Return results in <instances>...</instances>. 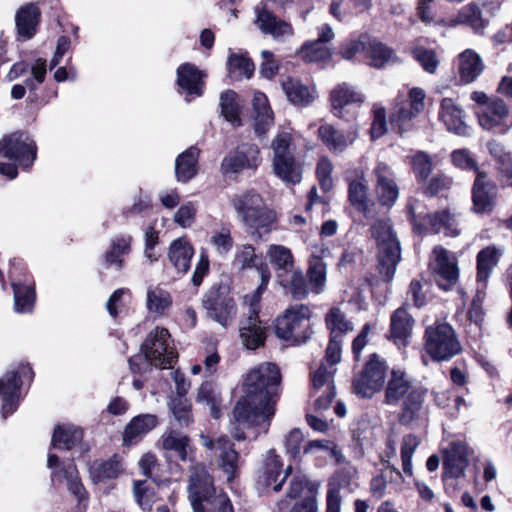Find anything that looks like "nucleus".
<instances>
[{
	"label": "nucleus",
	"instance_id": "4c0bfd02",
	"mask_svg": "<svg viewBox=\"0 0 512 512\" xmlns=\"http://www.w3.org/2000/svg\"><path fill=\"white\" fill-rule=\"evenodd\" d=\"M451 25H467L475 33L482 34L487 26V21L483 18L480 7L476 3H469L451 19Z\"/></svg>",
	"mask_w": 512,
	"mask_h": 512
},
{
	"label": "nucleus",
	"instance_id": "052dcab7",
	"mask_svg": "<svg viewBox=\"0 0 512 512\" xmlns=\"http://www.w3.org/2000/svg\"><path fill=\"white\" fill-rule=\"evenodd\" d=\"M271 278V273L268 266H260V284L254 293L249 297V305L247 316L259 317L260 300L263 292L267 289L268 283ZM248 296L245 297V300Z\"/></svg>",
	"mask_w": 512,
	"mask_h": 512
},
{
	"label": "nucleus",
	"instance_id": "72a5a7b5",
	"mask_svg": "<svg viewBox=\"0 0 512 512\" xmlns=\"http://www.w3.org/2000/svg\"><path fill=\"white\" fill-rule=\"evenodd\" d=\"M281 86L287 99L294 105L305 107L316 98L315 90L304 85L299 79L287 77L282 81Z\"/></svg>",
	"mask_w": 512,
	"mask_h": 512
},
{
	"label": "nucleus",
	"instance_id": "39448f33",
	"mask_svg": "<svg viewBox=\"0 0 512 512\" xmlns=\"http://www.w3.org/2000/svg\"><path fill=\"white\" fill-rule=\"evenodd\" d=\"M310 309L303 304L285 310L275 321V334L292 345L305 343L311 336Z\"/></svg>",
	"mask_w": 512,
	"mask_h": 512
},
{
	"label": "nucleus",
	"instance_id": "dca6fc26",
	"mask_svg": "<svg viewBox=\"0 0 512 512\" xmlns=\"http://www.w3.org/2000/svg\"><path fill=\"white\" fill-rule=\"evenodd\" d=\"M255 14L257 28L273 40L285 42L293 36L294 30L290 22L279 18L266 7H256Z\"/></svg>",
	"mask_w": 512,
	"mask_h": 512
},
{
	"label": "nucleus",
	"instance_id": "f8f14e48",
	"mask_svg": "<svg viewBox=\"0 0 512 512\" xmlns=\"http://www.w3.org/2000/svg\"><path fill=\"white\" fill-rule=\"evenodd\" d=\"M431 269L436 283L445 291L451 290L458 282V261L453 253L442 246L433 249Z\"/></svg>",
	"mask_w": 512,
	"mask_h": 512
},
{
	"label": "nucleus",
	"instance_id": "c85d7f7f",
	"mask_svg": "<svg viewBox=\"0 0 512 512\" xmlns=\"http://www.w3.org/2000/svg\"><path fill=\"white\" fill-rule=\"evenodd\" d=\"M318 136L332 153H342L353 144L357 138V132L356 130L344 132L330 124H324L319 127Z\"/></svg>",
	"mask_w": 512,
	"mask_h": 512
},
{
	"label": "nucleus",
	"instance_id": "e2e57ef3",
	"mask_svg": "<svg viewBox=\"0 0 512 512\" xmlns=\"http://www.w3.org/2000/svg\"><path fill=\"white\" fill-rule=\"evenodd\" d=\"M301 55L307 62H318L328 59L331 52L324 43L315 40L302 46Z\"/></svg>",
	"mask_w": 512,
	"mask_h": 512
},
{
	"label": "nucleus",
	"instance_id": "79ce46f5",
	"mask_svg": "<svg viewBox=\"0 0 512 512\" xmlns=\"http://www.w3.org/2000/svg\"><path fill=\"white\" fill-rule=\"evenodd\" d=\"M481 58L472 50H465L459 55V74L464 83L473 82L483 71Z\"/></svg>",
	"mask_w": 512,
	"mask_h": 512
},
{
	"label": "nucleus",
	"instance_id": "58836bf2",
	"mask_svg": "<svg viewBox=\"0 0 512 512\" xmlns=\"http://www.w3.org/2000/svg\"><path fill=\"white\" fill-rule=\"evenodd\" d=\"M164 450L173 451L183 462L192 460L190 439L175 430L165 432L160 439Z\"/></svg>",
	"mask_w": 512,
	"mask_h": 512
},
{
	"label": "nucleus",
	"instance_id": "a878e982",
	"mask_svg": "<svg viewBox=\"0 0 512 512\" xmlns=\"http://www.w3.org/2000/svg\"><path fill=\"white\" fill-rule=\"evenodd\" d=\"M22 380L18 372L12 371L0 379V395L2 397L1 413L3 418L13 414L19 403V391Z\"/></svg>",
	"mask_w": 512,
	"mask_h": 512
},
{
	"label": "nucleus",
	"instance_id": "3c124183",
	"mask_svg": "<svg viewBox=\"0 0 512 512\" xmlns=\"http://www.w3.org/2000/svg\"><path fill=\"white\" fill-rule=\"evenodd\" d=\"M174 420L180 427H188L193 423L192 405L185 397H173L169 403Z\"/></svg>",
	"mask_w": 512,
	"mask_h": 512
},
{
	"label": "nucleus",
	"instance_id": "cd10ccee",
	"mask_svg": "<svg viewBox=\"0 0 512 512\" xmlns=\"http://www.w3.org/2000/svg\"><path fill=\"white\" fill-rule=\"evenodd\" d=\"M239 336L243 346L255 350L264 345L267 337V327L255 316H247L241 321Z\"/></svg>",
	"mask_w": 512,
	"mask_h": 512
},
{
	"label": "nucleus",
	"instance_id": "f257e3e1",
	"mask_svg": "<svg viewBox=\"0 0 512 512\" xmlns=\"http://www.w3.org/2000/svg\"><path fill=\"white\" fill-rule=\"evenodd\" d=\"M280 381V371L273 363L253 368L244 382L245 395L234 407V420L243 427H260L266 433L275 414Z\"/></svg>",
	"mask_w": 512,
	"mask_h": 512
},
{
	"label": "nucleus",
	"instance_id": "603ef678",
	"mask_svg": "<svg viewBox=\"0 0 512 512\" xmlns=\"http://www.w3.org/2000/svg\"><path fill=\"white\" fill-rule=\"evenodd\" d=\"M171 303V296L166 290L159 287L147 290L146 306L150 313L161 315L170 307Z\"/></svg>",
	"mask_w": 512,
	"mask_h": 512
},
{
	"label": "nucleus",
	"instance_id": "a19ab883",
	"mask_svg": "<svg viewBox=\"0 0 512 512\" xmlns=\"http://www.w3.org/2000/svg\"><path fill=\"white\" fill-rule=\"evenodd\" d=\"M198 155L199 150L190 147L176 158L175 174L178 181L187 182L196 175Z\"/></svg>",
	"mask_w": 512,
	"mask_h": 512
},
{
	"label": "nucleus",
	"instance_id": "bb28decb",
	"mask_svg": "<svg viewBox=\"0 0 512 512\" xmlns=\"http://www.w3.org/2000/svg\"><path fill=\"white\" fill-rule=\"evenodd\" d=\"M159 424L155 414H139L133 417L125 426L123 431V444L131 446L138 443L145 435L152 431Z\"/></svg>",
	"mask_w": 512,
	"mask_h": 512
},
{
	"label": "nucleus",
	"instance_id": "a211bd4d",
	"mask_svg": "<svg viewBox=\"0 0 512 512\" xmlns=\"http://www.w3.org/2000/svg\"><path fill=\"white\" fill-rule=\"evenodd\" d=\"M478 119L484 129L495 130L500 134L507 133L512 126V122L509 121V109L500 98L487 103L484 110L478 114Z\"/></svg>",
	"mask_w": 512,
	"mask_h": 512
},
{
	"label": "nucleus",
	"instance_id": "13d9d810",
	"mask_svg": "<svg viewBox=\"0 0 512 512\" xmlns=\"http://www.w3.org/2000/svg\"><path fill=\"white\" fill-rule=\"evenodd\" d=\"M370 65L374 68H383L390 62H395L396 57L392 49L378 41H371L368 48Z\"/></svg>",
	"mask_w": 512,
	"mask_h": 512
},
{
	"label": "nucleus",
	"instance_id": "2eb2a0df",
	"mask_svg": "<svg viewBox=\"0 0 512 512\" xmlns=\"http://www.w3.org/2000/svg\"><path fill=\"white\" fill-rule=\"evenodd\" d=\"M427 390L412 391L401 403L398 421L407 427H417L427 420L429 408L426 404Z\"/></svg>",
	"mask_w": 512,
	"mask_h": 512
},
{
	"label": "nucleus",
	"instance_id": "7c9ffc66",
	"mask_svg": "<svg viewBox=\"0 0 512 512\" xmlns=\"http://www.w3.org/2000/svg\"><path fill=\"white\" fill-rule=\"evenodd\" d=\"M439 119L449 131L460 136L469 135V127L463 121V110L453 99H442L440 103Z\"/></svg>",
	"mask_w": 512,
	"mask_h": 512
},
{
	"label": "nucleus",
	"instance_id": "c756f323",
	"mask_svg": "<svg viewBox=\"0 0 512 512\" xmlns=\"http://www.w3.org/2000/svg\"><path fill=\"white\" fill-rule=\"evenodd\" d=\"M349 183L348 193L350 203L363 213L368 212L367 191L368 185L365 172L360 168H355L347 172Z\"/></svg>",
	"mask_w": 512,
	"mask_h": 512
},
{
	"label": "nucleus",
	"instance_id": "4468645a",
	"mask_svg": "<svg viewBox=\"0 0 512 512\" xmlns=\"http://www.w3.org/2000/svg\"><path fill=\"white\" fill-rule=\"evenodd\" d=\"M201 442L204 447L215 450L217 464L227 476V481L231 482L238 469L239 454L233 448V443L227 436H221L212 440L205 435H201Z\"/></svg>",
	"mask_w": 512,
	"mask_h": 512
},
{
	"label": "nucleus",
	"instance_id": "6e6d98bb",
	"mask_svg": "<svg viewBox=\"0 0 512 512\" xmlns=\"http://www.w3.org/2000/svg\"><path fill=\"white\" fill-rule=\"evenodd\" d=\"M14 292V310L17 313L30 312L34 305L35 291L32 287L12 283Z\"/></svg>",
	"mask_w": 512,
	"mask_h": 512
},
{
	"label": "nucleus",
	"instance_id": "412c9836",
	"mask_svg": "<svg viewBox=\"0 0 512 512\" xmlns=\"http://www.w3.org/2000/svg\"><path fill=\"white\" fill-rule=\"evenodd\" d=\"M202 304L207 311V315L224 327L228 325L235 314L234 300L221 295L215 289H211L205 294Z\"/></svg>",
	"mask_w": 512,
	"mask_h": 512
},
{
	"label": "nucleus",
	"instance_id": "de8ad7c7",
	"mask_svg": "<svg viewBox=\"0 0 512 512\" xmlns=\"http://www.w3.org/2000/svg\"><path fill=\"white\" fill-rule=\"evenodd\" d=\"M83 431L80 428L63 425L57 426L52 437V446L55 448L71 449L82 441Z\"/></svg>",
	"mask_w": 512,
	"mask_h": 512
},
{
	"label": "nucleus",
	"instance_id": "9b49d317",
	"mask_svg": "<svg viewBox=\"0 0 512 512\" xmlns=\"http://www.w3.org/2000/svg\"><path fill=\"white\" fill-rule=\"evenodd\" d=\"M407 209L410 220L414 225L421 226L420 222L428 219L430 230L435 234L443 233L445 236L450 237H455L459 234L457 219L448 210L435 212L433 215L426 214L418 202H410Z\"/></svg>",
	"mask_w": 512,
	"mask_h": 512
},
{
	"label": "nucleus",
	"instance_id": "9d476101",
	"mask_svg": "<svg viewBox=\"0 0 512 512\" xmlns=\"http://www.w3.org/2000/svg\"><path fill=\"white\" fill-rule=\"evenodd\" d=\"M36 153L35 142L24 132H14L0 141V154L17 161L23 168H29L33 164Z\"/></svg>",
	"mask_w": 512,
	"mask_h": 512
},
{
	"label": "nucleus",
	"instance_id": "680f3d73",
	"mask_svg": "<svg viewBox=\"0 0 512 512\" xmlns=\"http://www.w3.org/2000/svg\"><path fill=\"white\" fill-rule=\"evenodd\" d=\"M420 442V438L414 434H407L402 438L401 460L403 471L408 476L413 474L412 457Z\"/></svg>",
	"mask_w": 512,
	"mask_h": 512
},
{
	"label": "nucleus",
	"instance_id": "69168bd1",
	"mask_svg": "<svg viewBox=\"0 0 512 512\" xmlns=\"http://www.w3.org/2000/svg\"><path fill=\"white\" fill-rule=\"evenodd\" d=\"M332 172V162L327 157H322L317 163L316 175L319 185L324 192H328L333 188Z\"/></svg>",
	"mask_w": 512,
	"mask_h": 512
},
{
	"label": "nucleus",
	"instance_id": "0eeeda50",
	"mask_svg": "<svg viewBox=\"0 0 512 512\" xmlns=\"http://www.w3.org/2000/svg\"><path fill=\"white\" fill-rule=\"evenodd\" d=\"M425 350L435 361H447L462 351L455 330L448 323H437L425 331Z\"/></svg>",
	"mask_w": 512,
	"mask_h": 512
},
{
	"label": "nucleus",
	"instance_id": "ddd939ff",
	"mask_svg": "<svg viewBox=\"0 0 512 512\" xmlns=\"http://www.w3.org/2000/svg\"><path fill=\"white\" fill-rule=\"evenodd\" d=\"M261 161L259 147L255 144H244L223 158L220 169L224 175H233L244 169L256 170Z\"/></svg>",
	"mask_w": 512,
	"mask_h": 512
},
{
	"label": "nucleus",
	"instance_id": "e433bc0d",
	"mask_svg": "<svg viewBox=\"0 0 512 512\" xmlns=\"http://www.w3.org/2000/svg\"><path fill=\"white\" fill-rule=\"evenodd\" d=\"M40 11L34 4L21 7L15 17L18 34L24 39H31L36 34Z\"/></svg>",
	"mask_w": 512,
	"mask_h": 512
},
{
	"label": "nucleus",
	"instance_id": "a18cd8bd",
	"mask_svg": "<svg viewBox=\"0 0 512 512\" xmlns=\"http://www.w3.org/2000/svg\"><path fill=\"white\" fill-rule=\"evenodd\" d=\"M196 401L209 407L213 418L218 419L221 415V396L217 386L209 381H205L198 389Z\"/></svg>",
	"mask_w": 512,
	"mask_h": 512
},
{
	"label": "nucleus",
	"instance_id": "4be33fe9",
	"mask_svg": "<svg viewBox=\"0 0 512 512\" xmlns=\"http://www.w3.org/2000/svg\"><path fill=\"white\" fill-rule=\"evenodd\" d=\"M291 471V466H287L285 470L282 469L280 457L274 449H271L267 452L258 482L265 487H272L275 492H278Z\"/></svg>",
	"mask_w": 512,
	"mask_h": 512
},
{
	"label": "nucleus",
	"instance_id": "c9c22d12",
	"mask_svg": "<svg viewBox=\"0 0 512 512\" xmlns=\"http://www.w3.org/2000/svg\"><path fill=\"white\" fill-rule=\"evenodd\" d=\"M202 72L190 63H184L177 69V84L189 95H202Z\"/></svg>",
	"mask_w": 512,
	"mask_h": 512
},
{
	"label": "nucleus",
	"instance_id": "20e7f679",
	"mask_svg": "<svg viewBox=\"0 0 512 512\" xmlns=\"http://www.w3.org/2000/svg\"><path fill=\"white\" fill-rule=\"evenodd\" d=\"M274 174L286 185L299 184L303 178V166L295 156L296 146L290 132L279 131L271 141Z\"/></svg>",
	"mask_w": 512,
	"mask_h": 512
},
{
	"label": "nucleus",
	"instance_id": "5fc2aeb1",
	"mask_svg": "<svg viewBox=\"0 0 512 512\" xmlns=\"http://www.w3.org/2000/svg\"><path fill=\"white\" fill-rule=\"evenodd\" d=\"M307 274L312 291L320 294L324 290L326 283V264L320 258L313 257L309 262Z\"/></svg>",
	"mask_w": 512,
	"mask_h": 512
},
{
	"label": "nucleus",
	"instance_id": "4d7b16f0",
	"mask_svg": "<svg viewBox=\"0 0 512 512\" xmlns=\"http://www.w3.org/2000/svg\"><path fill=\"white\" fill-rule=\"evenodd\" d=\"M53 475L59 480H66L69 491L75 495L79 501L83 500L85 490L78 478V471L73 463L67 464L60 471H55Z\"/></svg>",
	"mask_w": 512,
	"mask_h": 512
},
{
	"label": "nucleus",
	"instance_id": "ea45409f",
	"mask_svg": "<svg viewBox=\"0 0 512 512\" xmlns=\"http://www.w3.org/2000/svg\"><path fill=\"white\" fill-rule=\"evenodd\" d=\"M132 237L121 235L111 241L110 248L105 253V265L107 268L114 267L121 270L124 264V257L130 253Z\"/></svg>",
	"mask_w": 512,
	"mask_h": 512
},
{
	"label": "nucleus",
	"instance_id": "7ed1b4c3",
	"mask_svg": "<svg viewBox=\"0 0 512 512\" xmlns=\"http://www.w3.org/2000/svg\"><path fill=\"white\" fill-rule=\"evenodd\" d=\"M232 204L244 225L251 229V235L256 240H266L265 237L273 229L276 215L267 208L261 195L254 190H248L235 195Z\"/></svg>",
	"mask_w": 512,
	"mask_h": 512
},
{
	"label": "nucleus",
	"instance_id": "2f4dec72",
	"mask_svg": "<svg viewBox=\"0 0 512 512\" xmlns=\"http://www.w3.org/2000/svg\"><path fill=\"white\" fill-rule=\"evenodd\" d=\"M414 319L404 307L396 309L390 318V338L395 344L405 346L411 336Z\"/></svg>",
	"mask_w": 512,
	"mask_h": 512
},
{
	"label": "nucleus",
	"instance_id": "49530a36",
	"mask_svg": "<svg viewBox=\"0 0 512 512\" xmlns=\"http://www.w3.org/2000/svg\"><path fill=\"white\" fill-rule=\"evenodd\" d=\"M325 322L328 330L330 331V337L340 338L353 331V323L347 319L346 315L338 308L333 307L326 314Z\"/></svg>",
	"mask_w": 512,
	"mask_h": 512
},
{
	"label": "nucleus",
	"instance_id": "8fccbe9b",
	"mask_svg": "<svg viewBox=\"0 0 512 512\" xmlns=\"http://www.w3.org/2000/svg\"><path fill=\"white\" fill-rule=\"evenodd\" d=\"M123 472V465L120 459L115 455L111 459L94 463L91 467V477L94 482H104L115 479Z\"/></svg>",
	"mask_w": 512,
	"mask_h": 512
},
{
	"label": "nucleus",
	"instance_id": "0e129e2a",
	"mask_svg": "<svg viewBox=\"0 0 512 512\" xmlns=\"http://www.w3.org/2000/svg\"><path fill=\"white\" fill-rule=\"evenodd\" d=\"M414 59L423 67L428 73H435L439 65V61L436 57V53L432 49H426L424 47H416L412 51Z\"/></svg>",
	"mask_w": 512,
	"mask_h": 512
},
{
	"label": "nucleus",
	"instance_id": "c03bdc74",
	"mask_svg": "<svg viewBox=\"0 0 512 512\" xmlns=\"http://www.w3.org/2000/svg\"><path fill=\"white\" fill-rule=\"evenodd\" d=\"M330 99L334 114L336 116H340L341 111L345 106L362 102L364 100V96L352 87L343 83L332 90Z\"/></svg>",
	"mask_w": 512,
	"mask_h": 512
},
{
	"label": "nucleus",
	"instance_id": "f03ea898",
	"mask_svg": "<svg viewBox=\"0 0 512 512\" xmlns=\"http://www.w3.org/2000/svg\"><path fill=\"white\" fill-rule=\"evenodd\" d=\"M188 497L194 512H233L231 501L224 493H217L213 479L202 464L191 468Z\"/></svg>",
	"mask_w": 512,
	"mask_h": 512
},
{
	"label": "nucleus",
	"instance_id": "5701e85b",
	"mask_svg": "<svg viewBox=\"0 0 512 512\" xmlns=\"http://www.w3.org/2000/svg\"><path fill=\"white\" fill-rule=\"evenodd\" d=\"M469 447L463 442H453L446 450L443 462V479L459 478L469 463Z\"/></svg>",
	"mask_w": 512,
	"mask_h": 512
},
{
	"label": "nucleus",
	"instance_id": "bf43d9fd",
	"mask_svg": "<svg viewBox=\"0 0 512 512\" xmlns=\"http://www.w3.org/2000/svg\"><path fill=\"white\" fill-rule=\"evenodd\" d=\"M237 94L232 90H227L220 95L221 114L234 126L241 124L239 117V107L236 102Z\"/></svg>",
	"mask_w": 512,
	"mask_h": 512
},
{
	"label": "nucleus",
	"instance_id": "423d86ee",
	"mask_svg": "<svg viewBox=\"0 0 512 512\" xmlns=\"http://www.w3.org/2000/svg\"><path fill=\"white\" fill-rule=\"evenodd\" d=\"M372 236L377 240L379 253V271L386 281L392 280L401 258L400 244L389 221L379 220L371 228Z\"/></svg>",
	"mask_w": 512,
	"mask_h": 512
},
{
	"label": "nucleus",
	"instance_id": "f704fd0d",
	"mask_svg": "<svg viewBox=\"0 0 512 512\" xmlns=\"http://www.w3.org/2000/svg\"><path fill=\"white\" fill-rule=\"evenodd\" d=\"M193 255V247L183 238L172 241L168 249V259L180 274H185L190 269Z\"/></svg>",
	"mask_w": 512,
	"mask_h": 512
},
{
	"label": "nucleus",
	"instance_id": "f3484780",
	"mask_svg": "<svg viewBox=\"0 0 512 512\" xmlns=\"http://www.w3.org/2000/svg\"><path fill=\"white\" fill-rule=\"evenodd\" d=\"M375 192L381 205L392 207L399 197V187L395 182L392 169L379 162L373 169Z\"/></svg>",
	"mask_w": 512,
	"mask_h": 512
},
{
	"label": "nucleus",
	"instance_id": "09e8293b",
	"mask_svg": "<svg viewBox=\"0 0 512 512\" xmlns=\"http://www.w3.org/2000/svg\"><path fill=\"white\" fill-rule=\"evenodd\" d=\"M286 277L280 274L281 285L288 290V292L296 299H303L308 295L309 287L305 276L301 270L291 269L285 273Z\"/></svg>",
	"mask_w": 512,
	"mask_h": 512
},
{
	"label": "nucleus",
	"instance_id": "473e14b6",
	"mask_svg": "<svg viewBox=\"0 0 512 512\" xmlns=\"http://www.w3.org/2000/svg\"><path fill=\"white\" fill-rule=\"evenodd\" d=\"M252 106L254 111V131L259 137L264 136L273 125V113L266 95L262 92H255Z\"/></svg>",
	"mask_w": 512,
	"mask_h": 512
},
{
	"label": "nucleus",
	"instance_id": "37998d69",
	"mask_svg": "<svg viewBox=\"0 0 512 512\" xmlns=\"http://www.w3.org/2000/svg\"><path fill=\"white\" fill-rule=\"evenodd\" d=\"M233 266L240 271L256 269L260 274V266H268L256 254L255 248L251 244H243L236 247L233 259Z\"/></svg>",
	"mask_w": 512,
	"mask_h": 512
},
{
	"label": "nucleus",
	"instance_id": "774afa93",
	"mask_svg": "<svg viewBox=\"0 0 512 512\" xmlns=\"http://www.w3.org/2000/svg\"><path fill=\"white\" fill-rule=\"evenodd\" d=\"M134 496L137 504L144 511H149L152 508V504L155 500L154 492L147 487L145 482L136 481L134 483Z\"/></svg>",
	"mask_w": 512,
	"mask_h": 512
},
{
	"label": "nucleus",
	"instance_id": "393cba45",
	"mask_svg": "<svg viewBox=\"0 0 512 512\" xmlns=\"http://www.w3.org/2000/svg\"><path fill=\"white\" fill-rule=\"evenodd\" d=\"M419 389H421V387L413 385L406 372L393 369L385 390L384 403L387 405H396L400 401H403L412 391Z\"/></svg>",
	"mask_w": 512,
	"mask_h": 512
},
{
	"label": "nucleus",
	"instance_id": "aec40b11",
	"mask_svg": "<svg viewBox=\"0 0 512 512\" xmlns=\"http://www.w3.org/2000/svg\"><path fill=\"white\" fill-rule=\"evenodd\" d=\"M497 186L491 181L486 172L478 171L472 188L473 211L489 213L492 211L497 198Z\"/></svg>",
	"mask_w": 512,
	"mask_h": 512
},
{
	"label": "nucleus",
	"instance_id": "6e6552de",
	"mask_svg": "<svg viewBox=\"0 0 512 512\" xmlns=\"http://www.w3.org/2000/svg\"><path fill=\"white\" fill-rule=\"evenodd\" d=\"M170 334L167 329L156 327L141 345L144 360L160 368L172 367L176 362L177 353L170 346Z\"/></svg>",
	"mask_w": 512,
	"mask_h": 512
},
{
	"label": "nucleus",
	"instance_id": "864d4df0",
	"mask_svg": "<svg viewBox=\"0 0 512 512\" xmlns=\"http://www.w3.org/2000/svg\"><path fill=\"white\" fill-rule=\"evenodd\" d=\"M267 256L272 265L284 273L293 269V255L285 246L272 244L267 249Z\"/></svg>",
	"mask_w": 512,
	"mask_h": 512
},
{
	"label": "nucleus",
	"instance_id": "b1692460",
	"mask_svg": "<svg viewBox=\"0 0 512 512\" xmlns=\"http://www.w3.org/2000/svg\"><path fill=\"white\" fill-rule=\"evenodd\" d=\"M333 376L334 370H327L323 365H320L313 375L315 407L318 411L328 409L335 397Z\"/></svg>",
	"mask_w": 512,
	"mask_h": 512
},
{
	"label": "nucleus",
	"instance_id": "338daca9",
	"mask_svg": "<svg viewBox=\"0 0 512 512\" xmlns=\"http://www.w3.org/2000/svg\"><path fill=\"white\" fill-rule=\"evenodd\" d=\"M210 242L214 246L216 252L220 255H226L232 249L234 244L230 229L226 227L215 231L210 238Z\"/></svg>",
	"mask_w": 512,
	"mask_h": 512
},
{
	"label": "nucleus",
	"instance_id": "6ab92c4d",
	"mask_svg": "<svg viewBox=\"0 0 512 512\" xmlns=\"http://www.w3.org/2000/svg\"><path fill=\"white\" fill-rule=\"evenodd\" d=\"M501 255L502 251L494 246H487L477 254V282L479 287L477 290V299L473 300L472 309L470 310L471 316L473 313H477L478 302L481 299L480 295L482 291L486 289L487 280L493 269L497 266Z\"/></svg>",
	"mask_w": 512,
	"mask_h": 512
},
{
	"label": "nucleus",
	"instance_id": "1a4fd4ad",
	"mask_svg": "<svg viewBox=\"0 0 512 512\" xmlns=\"http://www.w3.org/2000/svg\"><path fill=\"white\" fill-rule=\"evenodd\" d=\"M387 365L377 354H372L352 383L353 392L361 398H371L385 383Z\"/></svg>",
	"mask_w": 512,
	"mask_h": 512
}]
</instances>
